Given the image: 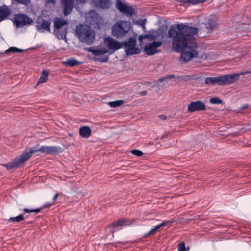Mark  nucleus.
Instances as JSON below:
<instances>
[{"label": "nucleus", "mask_w": 251, "mask_h": 251, "mask_svg": "<svg viewBox=\"0 0 251 251\" xmlns=\"http://www.w3.org/2000/svg\"><path fill=\"white\" fill-rule=\"evenodd\" d=\"M23 51L22 50L19 49L15 47H12L5 50V53L8 54L10 52H20Z\"/></svg>", "instance_id": "nucleus-24"}, {"label": "nucleus", "mask_w": 251, "mask_h": 251, "mask_svg": "<svg viewBox=\"0 0 251 251\" xmlns=\"http://www.w3.org/2000/svg\"><path fill=\"white\" fill-rule=\"evenodd\" d=\"M24 219L23 215H19L15 217H11L9 219V221L13 222H19Z\"/></svg>", "instance_id": "nucleus-26"}, {"label": "nucleus", "mask_w": 251, "mask_h": 251, "mask_svg": "<svg viewBox=\"0 0 251 251\" xmlns=\"http://www.w3.org/2000/svg\"><path fill=\"white\" fill-rule=\"evenodd\" d=\"M185 246L184 242H181L179 244L178 247V251H185Z\"/></svg>", "instance_id": "nucleus-33"}, {"label": "nucleus", "mask_w": 251, "mask_h": 251, "mask_svg": "<svg viewBox=\"0 0 251 251\" xmlns=\"http://www.w3.org/2000/svg\"><path fill=\"white\" fill-rule=\"evenodd\" d=\"M173 77V75H169L167 77H166L165 78H162V79H160L158 82H157V85L158 86H162V85H161L160 83L162 82V81H165L168 78H172Z\"/></svg>", "instance_id": "nucleus-29"}, {"label": "nucleus", "mask_w": 251, "mask_h": 251, "mask_svg": "<svg viewBox=\"0 0 251 251\" xmlns=\"http://www.w3.org/2000/svg\"><path fill=\"white\" fill-rule=\"evenodd\" d=\"M116 8L122 13L126 15H132L134 9L127 3H123L120 0H117Z\"/></svg>", "instance_id": "nucleus-13"}, {"label": "nucleus", "mask_w": 251, "mask_h": 251, "mask_svg": "<svg viewBox=\"0 0 251 251\" xmlns=\"http://www.w3.org/2000/svg\"><path fill=\"white\" fill-rule=\"evenodd\" d=\"M146 19H140V20L136 21L135 22V23L137 25H139L143 26V27H145L144 25L146 23Z\"/></svg>", "instance_id": "nucleus-28"}, {"label": "nucleus", "mask_w": 251, "mask_h": 251, "mask_svg": "<svg viewBox=\"0 0 251 251\" xmlns=\"http://www.w3.org/2000/svg\"><path fill=\"white\" fill-rule=\"evenodd\" d=\"M79 134L83 138H88L91 135V130L87 126H83L80 128Z\"/></svg>", "instance_id": "nucleus-18"}, {"label": "nucleus", "mask_w": 251, "mask_h": 251, "mask_svg": "<svg viewBox=\"0 0 251 251\" xmlns=\"http://www.w3.org/2000/svg\"><path fill=\"white\" fill-rule=\"evenodd\" d=\"M162 119H165L166 118V117L163 116V115H162L160 117Z\"/></svg>", "instance_id": "nucleus-44"}, {"label": "nucleus", "mask_w": 251, "mask_h": 251, "mask_svg": "<svg viewBox=\"0 0 251 251\" xmlns=\"http://www.w3.org/2000/svg\"><path fill=\"white\" fill-rule=\"evenodd\" d=\"M63 64L70 66H73L79 64V62L75 59H71L67 60L65 62H64Z\"/></svg>", "instance_id": "nucleus-23"}, {"label": "nucleus", "mask_w": 251, "mask_h": 251, "mask_svg": "<svg viewBox=\"0 0 251 251\" xmlns=\"http://www.w3.org/2000/svg\"><path fill=\"white\" fill-rule=\"evenodd\" d=\"M164 32L162 30L159 29L157 31H153L146 35H140L139 41L140 43L144 39H148L149 40H159L163 38Z\"/></svg>", "instance_id": "nucleus-10"}, {"label": "nucleus", "mask_w": 251, "mask_h": 251, "mask_svg": "<svg viewBox=\"0 0 251 251\" xmlns=\"http://www.w3.org/2000/svg\"><path fill=\"white\" fill-rule=\"evenodd\" d=\"M50 23L47 21H45L41 18H39L37 20V28L40 32L44 31H49Z\"/></svg>", "instance_id": "nucleus-14"}, {"label": "nucleus", "mask_w": 251, "mask_h": 251, "mask_svg": "<svg viewBox=\"0 0 251 251\" xmlns=\"http://www.w3.org/2000/svg\"><path fill=\"white\" fill-rule=\"evenodd\" d=\"M58 193L55 194V195L54 196V197L53 198V201H54L57 199V198H58Z\"/></svg>", "instance_id": "nucleus-39"}, {"label": "nucleus", "mask_w": 251, "mask_h": 251, "mask_svg": "<svg viewBox=\"0 0 251 251\" xmlns=\"http://www.w3.org/2000/svg\"><path fill=\"white\" fill-rule=\"evenodd\" d=\"M14 22L16 27H22L32 22L31 19L24 14L16 15L14 18Z\"/></svg>", "instance_id": "nucleus-12"}, {"label": "nucleus", "mask_w": 251, "mask_h": 251, "mask_svg": "<svg viewBox=\"0 0 251 251\" xmlns=\"http://www.w3.org/2000/svg\"><path fill=\"white\" fill-rule=\"evenodd\" d=\"M247 107H248L247 105H244V106H242V110L245 109L247 108Z\"/></svg>", "instance_id": "nucleus-40"}, {"label": "nucleus", "mask_w": 251, "mask_h": 251, "mask_svg": "<svg viewBox=\"0 0 251 251\" xmlns=\"http://www.w3.org/2000/svg\"><path fill=\"white\" fill-rule=\"evenodd\" d=\"M88 52L95 57V59L98 61L105 62L108 60V57L105 54L109 53L108 49L105 47L104 44H102L96 47H92L87 49Z\"/></svg>", "instance_id": "nucleus-6"}, {"label": "nucleus", "mask_w": 251, "mask_h": 251, "mask_svg": "<svg viewBox=\"0 0 251 251\" xmlns=\"http://www.w3.org/2000/svg\"><path fill=\"white\" fill-rule=\"evenodd\" d=\"M61 148L55 146H42L39 149L29 148L25 150L19 157L16 158L13 161L4 165L8 169L17 168L27 160L33 154L37 151L47 154H55L60 151Z\"/></svg>", "instance_id": "nucleus-2"}, {"label": "nucleus", "mask_w": 251, "mask_h": 251, "mask_svg": "<svg viewBox=\"0 0 251 251\" xmlns=\"http://www.w3.org/2000/svg\"><path fill=\"white\" fill-rule=\"evenodd\" d=\"M248 130H251V125L250 126H249L248 128H247Z\"/></svg>", "instance_id": "nucleus-43"}, {"label": "nucleus", "mask_w": 251, "mask_h": 251, "mask_svg": "<svg viewBox=\"0 0 251 251\" xmlns=\"http://www.w3.org/2000/svg\"><path fill=\"white\" fill-rule=\"evenodd\" d=\"M67 21L62 18H57L54 20V33L59 39L66 38L67 30Z\"/></svg>", "instance_id": "nucleus-7"}, {"label": "nucleus", "mask_w": 251, "mask_h": 251, "mask_svg": "<svg viewBox=\"0 0 251 251\" xmlns=\"http://www.w3.org/2000/svg\"><path fill=\"white\" fill-rule=\"evenodd\" d=\"M123 103V100H117L109 102V105L111 107H117Z\"/></svg>", "instance_id": "nucleus-25"}, {"label": "nucleus", "mask_w": 251, "mask_h": 251, "mask_svg": "<svg viewBox=\"0 0 251 251\" xmlns=\"http://www.w3.org/2000/svg\"><path fill=\"white\" fill-rule=\"evenodd\" d=\"M125 47L126 48V51L127 55H133L140 53V49L136 47V40L131 38L126 42Z\"/></svg>", "instance_id": "nucleus-11"}, {"label": "nucleus", "mask_w": 251, "mask_h": 251, "mask_svg": "<svg viewBox=\"0 0 251 251\" xmlns=\"http://www.w3.org/2000/svg\"><path fill=\"white\" fill-rule=\"evenodd\" d=\"M241 73H246L245 75L248 74V73H251V71H244L241 72Z\"/></svg>", "instance_id": "nucleus-42"}, {"label": "nucleus", "mask_w": 251, "mask_h": 251, "mask_svg": "<svg viewBox=\"0 0 251 251\" xmlns=\"http://www.w3.org/2000/svg\"><path fill=\"white\" fill-rule=\"evenodd\" d=\"M164 137H165V135L162 136V138H164Z\"/></svg>", "instance_id": "nucleus-45"}, {"label": "nucleus", "mask_w": 251, "mask_h": 251, "mask_svg": "<svg viewBox=\"0 0 251 251\" xmlns=\"http://www.w3.org/2000/svg\"><path fill=\"white\" fill-rule=\"evenodd\" d=\"M130 27L131 24L129 21L120 20L113 25L111 34L117 38L121 37L126 34Z\"/></svg>", "instance_id": "nucleus-5"}, {"label": "nucleus", "mask_w": 251, "mask_h": 251, "mask_svg": "<svg viewBox=\"0 0 251 251\" xmlns=\"http://www.w3.org/2000/svg\"><path fill=\"white\" fill-rule=\"evenodd\" d=\"M131 153L135 155H136L137 156H140L142 155V152L141 151H140V150H133L132 151H131Z\"/></svg>", "instance_id": "nucleus-30"}, {"label": "nucleus", "mask_w": 251, "mask_h": 251, "mask_svg": "<svg viewBox=\"0 0 251 251\" xmlns=\"http://www.w3.org/2000/svg\"><path fill=\"white\" fill-rule=\"evenodd\" d=\"M147 93V92L146 91H143L142 92H141V94L143 96L144 95H145Z\"/></svg>", "instance_id": "nucleus-41"}, {"label": "nucleus", "mask_w": 251, "mask_h": 251, "mask_svg": "<svg viewBox=\"0 0 251 251\" xmlns=\"http://www.w3.org/2000/svg\"><path fill=\"white\" fill-rule=\"evenodd\" d=\"M96 2L98 6L102 8H107L109 6L108 0H97Z\"/></svg>", "instance_id": "nucleus-21"}, {"label": "nucleus", "mask_w": 251, "mask_h": 251, "mask_svg": "<svg viewBox=\"0 0 251 251\" xmlns=\"http://www.w3.org/2000/svg\"><path fill=\"white\" fill-rule=\"evenodd\" d=\"M215 27V24L214 22L212 21H208L206 24H205V28L206 29V32H210L212 29L214 28Z\"/></svg>", "instance_id": "nucleus-22"}, {"label": "nucleus", "mask_w": 251, "mask_h": 251, "mask_svg": "<svg viewBox=\"0 0 251 251\" xmlns=\"http://www.w3.org/2000/svg\"><path fill=\"white\" fill-rule=\"evenodd\" d=\"M195 79H196L195 76L192 75H185L183 77V79L185 81H189Z\"/></svg>", "instance_id": "nucleus-32"}, {"label": "nucleus", "mask_w": 251, "mask_h": 251, "mask_svg": "<svg viewBox=\"0 0 251 251\" xmlns=\"http://www.w3.org/2000/svg\"><path fill=\"white\" fill-rule=\"evenodd\" d=\"M49 75V71L47 70H43L40 78L38 82V84L46 82L48 80Z\"/></svg>", "instance_id": "nucleus-19"}, {"label": "nucleus", "mask_w": 251, "mask_h": 251, "mask_svg": "<svg viewBox=\"0 0 251 251\" xmlns=\"http://www.w3.org/2000/svg\"><path fill=\"white\" fill-rule=\"evenodd\" d=\"M205 105L203 103L197 101L195 102H191L188 106V111L190 112H194L195 111L202 110L205 109Z\"/></svg>", "instance_id": "nucleus-15"}, {"label": "nucleus", "mask_w": 251, "mask_h": 251, "mask_svg": "<svg viewBox=\"0 0 251 251\" xmlns=\"http://www.w3.org/2000/svg\"><path fill=\"white\" fill-rule=\"evenodd\" d=\"M158 229H159V227H158V225L154 226L153 228L151 229L147 234V235H149L150 234H153L155 233Z\"/></svg>", "instance_id": "nucleus-31"}, {"label": "nucleus", "mask_w": 251, "mask_h": 251, "mask_svg": "<svg viewBox=\"0 0 251 251\" xmlns=\"http://www.w3.org/2000/svg\"><path fill=\"white\" fill-rule=\"evenodd\" d=\"M131 223L126 219H121L117 221L113 225V226H121L130 225Z\"/></svg>", "instance_id": "nucleus-20"}, {"label": "nucleus", "mask_w": 251, "mask_h": 251, "mask_svg": "<svg viewBox=\"0 0 251 251\" xmlns=\"http://www.w3.org/2000/svg\"><path fill=\"white\" fill-rule=\"evenodd\" d=\"M76 33L81 42L92 44L95 40V33L87 25H79L76 27Z\"/></svg>", "instance_id": "nucleus-4"}, {"label": "nucleus", "mask_w": 251, "mask_h": 251, "mask_svg": "<svg viewBox=\"0 0 251 251\" xmlns=\"http://www.w3.org/2000/svg\"><path fill=\"white\" fill-rule=\"evenodd\" d=\"M16 1H17L18 2L24 4V5H27L29 2L30 0H14Z\"/></svg>", "instance_id": "nucleus-35"}, {"label": "nucleus", "mask_w": 251, "mask_h": 251, "mask_svg": "<svg viewBox=\"0 0 251 251\" xmlns=\"http://www.w3.org/2000/svg\"><path fill=\"white\" fill-rule=\"evenodd\" d=\"M53 204V202L47 203L45 204L44 207H50L52 206Z\"/></svg>", "instance_id": "nucleus-37"}, {"label": "nucleus", "mask_w": 251, "mask_h": 251, "mask_svg": "<svg viewBox=\"0 0 251 251\" xmlns=\"http://www.w3.org/2000/svg\"><path fill=\"white\" fill-rule=\"evenodd\" d=\"M87 0H77V3H84Z\"/></svg>", "instance_id": "nucleus-38"}, {"label": "nucleus", "mask_w": 251, "mask_h": 251, "mask_svg": "<svg viewBox=\"0 0 251 251\" xmlns=\"http://www.w3.org/2000/svg\"><path fill=\"white\" fill-rule=\"evenodd\" d=\"M74 0H62L64 5V14L67 15L72 11Z\"/></svg>", "instance_id": "nucleus-16"}, {"label": "nucleus", "mask_w": 251, "mask_h": 251, "mask_svg": "<svg viewBox=\"0 0 251 251\" xmlns=\"http://www.w3.org/2000/svg\"><path fill=\"white\" fill-rule=\"evenodd\" d=\"M210 101L211 103L215 104H221L222 102V100L217 97L212 98L210 99Z\"/></svg>", "instance_id": "nucleus-27"}, {"label": "nucleus", "mask_w": 251, "mask_h": 251, "mask_svg": "<svg viewBox=\"0 0 251 251\" xmlns=\"http://www.w3.org/2000/svg\"><path fill=\"white\" fill-rule=\"evenodd\" d=\"M246 73H239L224 75L216 77H208L205 79V82L209 85H224L232 83L239 79L240 75H245Z\"/></svg>", "instance_id": "nucleus-3"}, {"label": "nucleus", "mask_w": 251, "mask_h": 251, "mask_svg": "<svg viewBox=\"0 0 251 251\" xmlns=\"http://www.w3.org/2000/svg\"><path fill=\"white\" fill-rule=\"evenodd\" d=\"M197 33V29L183 23L175 24L169 30V37L173 38V49L181 53V59L185 62L190 61L198 55L197 45L192 38Z\"/></svg>", "instance_id": "nucleus-1"}, {"label": "nucleus", "mask_w": 251, "mask_h": 251, "mask_svg": "<svg viewBox=\"0 0 251 251\" xmlns=\"http://www.w3.org/2000/svg\"><path fill=\"white\" fill-rule=\"evenodd\" d=\"M11 13L7 6H4L0 8V22L5 19Z\"/></svg>", "instance_id": "nucleus-17"}, {"label": "nucleus", "mask_w": 251, "mask_h": 251, "mask_svg": "<svg viewBox=\"0 0 251 251\" xmlns=\"http://www.w3.org/2000/svg\"><path fill=\"white\" fill-rule=\"evenodd\" d=\"M172 222H173V221H165V222L161 223L160 224L158 225V226L160 228V227L165 226L166 225H167L168 224H171Z\"/></svg>", "instance_id": "nucleus-34"}, {"label": "nucleus", "mask_w": 251, "mask_h": 251, "mask_svg": "<svg viewBox=\"0 0 251 251\" xmlns=\"http://www.w3.org/2000/svg\"><path fill=\"white\" fill-rule=\"evenodd\" d=\"M103 44L108 49L109 54H110L123 46V44L110 37L104 38Z\"/></svg>", "instance_id": "nucleus-8"}, {"label": "nucleus", "mask_w": 251, "mask_h": 251, "mask_svg": "<svg viewBox=\"0 0 251 251\" xmlns=\"http://www.w3.org/2000/svg\"><path fill=\"white\" fill-rule=\"evenodd\" d=\"M162 42L153 41L152 42L148 43L144 47V51L146 54L151 55L160 52L159 48L162 45Z\"/></svg>", "instance_id": "nucleus-9"}, {"label": "nucleus", "mask_w": 251, "mask_h": 251, "mask_svg": "<svg viewBox=\"0 0 251 251\" xmlns=\"http://www.w3.org/2000/svg\"><path fill=\"white\" fill-rule=\"evenodd\" d=\"M40 209L38 208V209H35V210H28L27 209H24V211H25V212H27V213H29V212H36V213H38L40 211Z\"/></svg>", "instance_id": "nucleus-36"}]
</instances>
